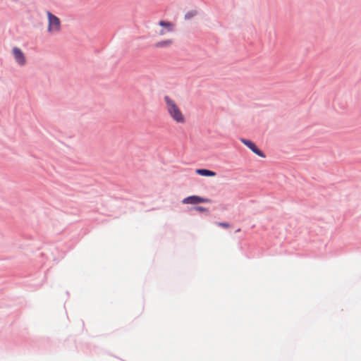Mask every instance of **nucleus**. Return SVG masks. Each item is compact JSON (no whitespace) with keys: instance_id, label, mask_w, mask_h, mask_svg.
<instances>
[{"instance_id":"1","label":"nucleus","mask_w":361,"mask_h":361,"mask_svg":"<svg viewBox=\"0 0 361 361\" xmlns=\"http://www.w3.org/2000/svg\"><path fill=\"white\" fill-rule=\"evenodd\" d=\"M164 100L169 116L177 123H184L185 117L176 102L169 96H165Z\"/></svg>"},{"instance_id":"2","label":"nucleus","mask_w":361,"mask_h":361,"mask_svg":"<svg viewBox=\"0 0 361 361\" xmlns=\"http://www.w3.org/2000/svg\"><path fill=\"white\" fill-rule=\"evenodd\" d=\"M47 16L48 18L47 31L49 33L59 32L61 30L60 19L49 11L47 12Z\"/></svg>"},{"instance_id":"3","label":"nucleus","mask_w":361,"mask_h":361,"mask_svg":"<svg viewBox=\"0 0 361 361\" xmlns=\"http://www.w3.org/2000/svg\"><path fill=\"white\" fill-rule=\"evenodd\" d=\"M210 202L211 200L207 198H203L197 195L189 196L184 198L182 201L183 204H197L199 203H207Z\"/></svg>"},{"instance_id":"4","label":"nucleus","mask_w":361,"mask_h":361,"mask_svg":"<svg viewBox=\"0 0 361 361\" xmlns=\"http://www.w3.org/2000/svg\"><path fill=\"white\" fill-rule=\"evenodd\" d=\"M13 57L17 63L21 66L26 63V59L24 53L18 47H13L12 49Z\"/></svg>"},{"instance_id":"5","label":"nucleus","mask_w":361,"mask_h":361,"mask_svg":"<svg viewBox=\"0 0 361 361\" xmlns=\"http://www.w3.org/2000/svg\"><path fill=\"white\" fill-rule=\"evenodd\" d=\"M159 25L162 27V28L159 31V35L161 36L173 31L174 25L171 22L161 20L159 21Z\"/></svg>"},{"instance_id":"6","label":"nucleus","mask_w":361,"mask_h":361,"mask_svg":"<svg viewBox=\"0 0 361 361\" xmlns=\"http://www.w3.org/2000/svg\"><path fill=\"white\" fill-rule=\"evenodd\" d=\"M240 141L245 145H246L249 149H250L255 154H257L260 157H263V158L265 157V154L261 150H259L256 147L255 144L254 142H252V141H250L249 140H246V139H241Z\"/></svg>"},{"instance_id":"7","label":"nucleus","mask_w":361,"mask_h":361,"mask_svg":"<svg viewBox=\"0 0 361 361\" xmlns=\"http://www.w3.org/2000/svg\"><path fill=\"white\" fill-rule=\"evenodd\" d=\"M196 173H197L200 176H216V173L214 171H210L208 169H197Z\"/></svg>"},{"instance_id":"8","label":"nucleus","mask_w":361,"mask_h":361,"mask_svg":"<svg viewBox=\"0 0 361 361\" xmlns=\"http://www.w3.org/2000/svg\"><path fill=\"white\" fill-rule=\"evenodd\" d=\"M172 44H173V40L172 39H166V40H163V41H160V42H157L154 44V47H157V48H163V47H169Z\"/></svg>"},{"instance_id":"9","label":"nucleus","mask_w":361,"mask_h":361,"mask_svg":"<svg viewBox=\"0 0 361 361\" xmlns=\"http://www.w3.org/2000/svg\"><path fill=\"white\" fill-rule=\"evenodd\" d=\"M195 209L196 211H198L200 212H204V213H208L209 212V210L207 208H205V207H195Z\"/></svg>"},{"instance_id":"10","label":"nucleus","mask_w":361,"mask_h":361,"mask_svg":"<svg viewBox=\"0 0 361 361\" xmlns=\"http://www.w3.org/2000/svg\"><path fill=\"white\" fill-rule=\"evenodd\" d=\"M218 226L225 228H228L229 227V224L228 223H224V222L218 223Z\"/></svg>"}]
</instances>
